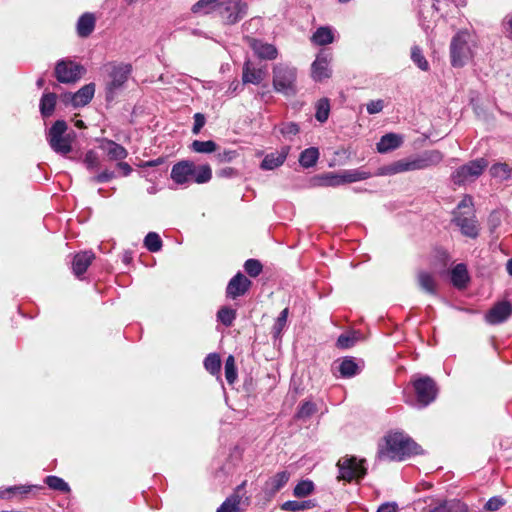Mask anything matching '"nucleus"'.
<instances>
[{
    "mask_svg": "<svg viewBox=\"0 0 512 512\" xmlns=\"http://www.w3.org/2000/svg\"><path fill=\"white\" fill-rule=\"evenodd\" d=\"M421 453V447L403 432H390L385 436V446L378 452L380 459L403 461Z\"/></svg>",
    "mask_w": 512,
    "mask_h": 512,
    "instance_id": "1",
    "label": "nucleus"
},
{
    "mask_svg": "<svg viewBox=\"0 0 512 512\" xmlns=\"http://www.w3.org/2000/svg\"><path fill=\"white\" fill-rule=\"evenodd\" d=\"M105 98L107 101H113L115 97L122 92L129 78L131 77L133 67L130 63L110 62L105 65Z\"/></svg>",
    "mask_w": 512,
    "mask_h": 512,
    "instance_id": "2",
    "label": "nucleus"
},
{
    "mask_svg": "<svg viewBox=\"0 0 512 512\" xmlns=\"http://www.w3.org/2000/svg\"><path fill=\"white\" fill-rule=\"evenodd\" d=\"M297 69L284 63L273 67V88L285 96L297 94Z\"/></svg>",
    "mask_w": 512,
    "mask_h": 512,
    "instance_id": "3",
    "label": "nucleus"
},
{
    "mask_svg": "<svg viewBox=\"0 0 512 512\" xmlns=\"http://www.w3.org/2000/svg\"><path fill=\"white\" fill-rule=\"evenodd\" d=\"M412 386L416 395L415 406L425 408L435 401L438 394V387L433 378L427 375H416L413 377Z\"/></svg>",
    "mask_w": 512,
    "mask_h": 512,
    "instance_id": "4",
    "label": "nucleus"
},
{
    "mask_svg": "<svg viewBox=\"0 0 512 512\" xmlns=\"http://www.w3.org/2000/svg\"><path fill=\"white\" fill-rule=\"evenodd\" d=\"M68 125L64 120H57L47 132V141L51 149L61 155H67L72 151V142L66 131Z\"/></svg>",
    "mask_w": 512,
    "mask_h": 512,
    "instance_id": "5",
    "label": "nucleus"
},
{
    "mask_svg": "<svg viewBox=\"0 0 512 512\" xmlns=\"http://www.w3.org/2000/svg\"><path fill=\"white\" fill-rule=\"evenodd\" d=\"M470 37L471 35L468 31H460L452 38L450 57L453 67H463L472 58V51L469 45Z\"/></svg>",
    "mask_w": 512,
    "mask_h": 512,
    "instance_id": "6",
    "label": "nucleus"
},
{
    "mask_svg": "<svg viewBox=\"0 0 512 512\" xmlns=\"http://www.w3.org/2000/svg\"><path fill=\"white\" fill-rule=\"evenodd\" d=\"M365 464L366 461L364 459L358 460L354 456L342 458L337 463L339 470L338 478L346 482L358 481L364 478L367 473Z\"/></svg>",
    "mask_w": 512,
    "mask_h": 512,
    "instance_id": "7",
    "label": "nucleus"
},
{
    "mask_svg": "<svg viewBox=\"0 0 512 512\" xmlns=\"http://www.w3.org/2000/svg\"><path fill=\"white\" fill-rule=\"evenodd\" d=\"M83 65L70 59H60L55 65L54 74L58 82L64 84L76 83L85 73Z\"/></svg>",
    "mask_w": 512,
    "mask_h": 512,
    "instance_id": "8",
    "label": "nucleus"
},
{
    "mask_svg": "<svg viewBox=\"0 0 512 512\" xmlns=\"http://www.w3.org/2000/svg\"><path fill=\"white\" fill-rule=\"evenodd\" d=\"M487 166L488 162L484 158L471 160L452 173V181L457 185L464 184L469 179L479 177Z\"/></svg>",
    "mask_w": 512,
    "mask_h": 512,
    "instance_id": "9",
    "label": "nucleus"
},
{
    "mask_svg": "<svg viewBox=\"0 0 512 512\" xmlns=\"http://www.w3.org/2000/svg\"><path fill=\"white\" fill-rule=\"evenodd\" d=\"M452 214V223L460 229L464 236L472 239L478 237L479 229L474 211H453Z\"/></svg>",
    "mask_w": 512,
    "mask_h": 512,
    "instance_id": "10",
    "label": "nucleus"
},
{
    "mask_svg": "<svg viewBox=\"0 0 512 512\" xmlns=\"http://www.w3.org/2000/svg\"><path fill=\"white\" fill-rule=\"evenodd\" d=\"M247 13V4L242 0H228L221 9V16L226 24L240 21Z\"/></svg>",
    "mask_w": 512,
    "mask_h": 512,
    "instance_id": "11",
    "label": "nucleus"
},
{
    "mask_svg": "<svg viewBox=\"0 0 512 512\" xmlns=\"http://www.w3.org/2000/svg\"><path fill=\"white\" fill-rule=\"evenodd\" d=\"M251 285L252 282L242 272H237L227 284L226 297L236 299L243 296L249 291Z\"/></svg>",
    "mask_w": 512,
    "mask_h": 512,
    "instance_id": "12",
    "label": "nucleus"
},
{
    "mask_svg": "<svg viewBox=\"0 0 512 512\" xmlns=\"http://www.w3.org/2000/svg\"><path fill=\"white\" fill-rule=\"evenodd\" d=\"M245 42L260 59L274 60L278 56V50L273 44L249 36L245 37Z\"/></svg>",
    "mask_w": 512,
    "mask_h": 512,
    "instance_id": "13",
    "label": "nucleus"
},
{
    "mask_svg": "<svg viewBox=\"0 0 512 512\" xmlns=\"http://www.w3.org/2000/svg\"><path fill=\"white\" fill-rule=\"evenodd\" d=\"M331 61V54L326 51H321L317 54L316 59L312 63L311 73L315 81H322L331 76L329 63Z\"/></svg>",
    "mask_w": 512,
    "mask_h": 512,
    "instance_id": "14",
    "label": "nucleus"
},
{
    "mask_svg": "<svg viewBox=\"0 0 512 512\" xmlns=\"http://www.w3.org/2000/svg\"><path fill=\"white\" fill-rule=\"evenodd\" d=\"M411 158L414 170H423L438 165L443 160V154L439 150H426Z\"/></svg>",
    "mask_w": 512,
    "mask_h": 512,
    "instance_id": "15",
    "label": "nucleus"
},
{
    "mask_svg": "<svg viewBox=\"0 0 512 512\" xmlns=\"http://www.w3.org/2000/svg\"><path fill=\"white\" fill-rule=\"evenodd\" d=\"M194 162L182 160L173 165L170 177L177 185H188L191 183V174Z\"/></svg>",
    "mask_w": 512,
    "mask_h": 512,
    "instance_id": "16",
    "label": "nucleus"
},
{
    "mask_svg": "<svg viewBox=\"0 0 512 512\" xmlns=\"http://www.w3.org/2000/svg\"><path fill=\"white\" fill-rule=\"evenodd\" d=\"M512 315V304L509 301L496 303L486 314L489 324L497 325L505 322Z\"/></svg>",
    "mask_w": 512,
    "mask_h": 512,
    "instance_id": "17",
    "label": "nucleus"
},
{
    "mask_svg": "<svg viewBox=\"0 0 512 512\" xmlns=\"http://www.w3.org/2000/svg\"><path fill=\"white\" fill-rule=\"evenodd\" d=\"M245 485V481L238 485L233 493L217 508L216 512H241L240 504L244 495Z\"/></svg>",
    "mask_w": 512,
    "mask_h": 512,
    "instance_id": "18",
    "label": "nucleus"
},
{
    "mask_svg": "<svg viewBox=\"0 0 512 512\" xmlns=\"http://www.w3.org/2000/svg\"><path fill=\"white\" fill-rule=\"evenodd\" d=\"M290 152V146H282L280 150L265 155L260 168L262 170H274L283 165Z\"/></svg>",
    "mask_w": 512,
    "mask_h": 512,
    "instance_id": "19",
    "label": "nucleus"
},
{
    "mask_svg": "<svg viewBox=\"0 0 512 512\" xmlns=\"http://www.w3.org/2000/svg\"><path fill=\"white\" fill-rule=\"evenodd\" d=\"M266 68H256L250 60H246L242 67L243 84H260L266 77Z\"/></svg>",
    "mask_w": 512,
    "mask_h": 512,
    "instance_id": "20",
    "label": "nucleus"
},
{
    "mask_svg": "<svg viewBox=\"0 0 512 512\" xmlns=\"http://www.w3.org/2000/svg\"><path fill=\"white\" fill-rule=\"evenodd\" d=\"M43 486L41 485H14L8 487L0 488V498L1 499H12L13 497L20 495L26 496L34 490H41Z\"/></svg>",
    "mask_w": 512,
    "mask_h": 512,
    "instance_id": "21",
    "label": "nucleus"
},
{
    "mask_svg": "<svg viewBox=\"0 0 512 512\" xmlns=\"http://www.w3.org/2000/svg\"><path fill=\"white\" fill-rule=\"evenodd\" d=\"M94 258L95 256L91 251L77 253L72 262V270L75 276L80 277L83 275L91 265Z\"/></svg>",
    "mask_w": 512,
    "mask_h": 512,
    "instance_id": "22",
    "label": "nucleus"
},
{
    "mask_svg": "<svg viewBox=\"0 0 512 512\" xmlns=\"http://www.w3.org/2000/svg\"><path fill=\"white\" fill-rule=\"evenodd\" d=\"M100 148L106 152L111 160H123L127 157V150L120 144L113 140L103 139Z\"/></svg>",
    "mask_w": 512,
    "mask_h": 512,
    "instance_id": "23",
    "label": "nucleus"
},
{
    "mask_svg": "<svg viewBox=\"0 0 512 512\" xmlns=\"http://www.w3.org/2000/svg\"><path fill=\"white\" fill-rule=\"evenodd\" d=\"M338 370L341 378H352L361 372L362 367L355 358L346 356L340 360Z\"/></svg>",
    "mask_w": 512,
    "mask_h": 512,
    "instance_id": "24",
    "label": "nucleus"
},
{
    "mask_svg": "<svg viewBox=\"0 0 512 512\" xmlns=\"http://www.w3.org/2000/svg\"><path fill=\"white\" fill-rule=\"evenodd\" d=\"M403 139L400 135L395 133H387L381 137L377 143V151L379 153H387L395 150L401 146Z\"/></svg>",
    "mask_w": 512,
    "mask_h": 512,
    "instance_id": "25",
    "label": "nucleus"
},
{
    "mask_svg": "<svg viewBox=\"0 0 512 512\" xmlns=\"http://www.w3.org/2000/svg\"><path fill=\"white\" fill-rule=\"evenodd\" d=\"M470 280L465 264L459 263L451 270V282L456 288H464Z\"/></svg>",
    "mask_w": 512,
    "mask_h": 512,
    "instance_id": "26",
    "label": "nucleus"
},
{
    "mask_svg": "<svg viewBox=\"0 0 512 512\" xmlns=\"http://www.w3.org/2000/svg\"><path fill=\"white\" fill-rule=\"evenodd\" d=\"M95 94V84L89 83L81 87L74 93V107H83L87 105Z\"/></svg>",
    "mask_w": 512,
    "mask_h": 512,
    "instance_id": "27",
    "label": "nucleus"
},
{
    "mask_svg": "<svg viewBox=\"0 0 512 512\" xmlns=\"http://www.w3.org/2000/svg\"><path fill=\"white\" fill-rule=\"evenodd\" d=\"M95 28V17L92 13H84L77 21V33L80 37H88Z\"/></svg>",
    "mask_w": 512,
    "mask_h": 512,
    "instance_id": "28",
    "label": "nucleus"
},
{
    "mask_svg": "<svg viewBox=\"0 0 512 512\" xmlns=\"http://www.w3.org/2000/svg\"><path fill=\"white\" fill-rule=\"evenodd\" d=\"M419 287L430 295L437 294V283L434 276L426 271H420L417 275Z\"/></svg>",
    "mask_w": 512,
    "mask_h": 512,
    "instance_id": "29",
    "label": "nucleus"
},
{
    "mask_svg": "<svg viewBox=\"0 0 512 512\" xmlns=\"http://www.w3.org/2000/svg\"><path fill=\"white\" fill-rule=\"evenodd\" d=\"M57 96L55 93H44L40 99V113L44 118L52 116L55 110Z\"/></svg>",
    "mask_w": 512,
    "mask_h": 512,
    "instance_id": "30",
    "label": "nucleus"
},
{
    "mask_svg": "<svg viewBox=\"0 0 512 512\" xmlns=\"http://www.w3.org/2000/svg\"><path fill=\"white\" fill-rule=\"evenodd\" d=\"M289 478L290 474L287 471H280L269 478L266 482V487L270 493L275 494L287 484Z\"/></svg>",
    "mask_w": 512,
    "mask_h": 512,
    "instance_id": "31",
    "label": "nucleus"
},
{
    "mask_svg": "<svg viewBox=\"0 0 512 512\" xmlns=\"http://www.w3.org/2000/svg\"><path fill=\"white\" fill-rule=\"evenodd\" d=\"M312 42L324 46L334 41V34L330 27H319L312 35Z\"/></svg>",
    "mask_w": 512,
    "mask_h": 512,
    "instance_id": "32",
    "label": "nucleus"
},
{
    "mask_svg": "<svg viewBox=\"0 0 512 512\" xmlns=\"http://www.w3.org/2000/svg\"><path fill=\"white\" fill-rule=\"evenodd\" d=\"M319 150L316 147L306 148L300 153L299 163L304 168H311L316 165L319 159Z\"/></svg>",
    "mask_w": 512,
    "mask_h": 512,
    "instance_id": "33",
    "label": "nucleus"
},
{
    "mask_svg": "<svg viewBox=\"0 0 512 512\" xmlns=\"http://www.w3.org/2000/svg\"><path fill=\"white\" fill-rule=\"evenodd\" d=\"M372 174L361 168L344 170L342 172V182L353 183L369 179Z\"/></svg>",
    "mask_w": 512,
    "mask_h": 512,
    "instance_id": "34",
    "label": "nucleus"
},
{
    "mask_svg": "<svg viewBox=\"0 0 512 512\" xmlns=\"http://www.w3.org/2000/svg\"><path fill=\"white\" fill-rule=\"evenodd\" d=\"M193 173H195V178H193V182L197 184H205L208 183L212 178V170L208 164L203 165H195L192 168Z\"/></svg>",
    "mask_w": 512,
    "mask_h": 512,
    "instance_id": "35",
    "label": "nucleus"
},
{
    "mask_svg": "<svg viewBox=\"0 0 512 512\" xmlns=\"http://www.w3.org/2000/svg\"><path fill=\"white\" fill-rule=\"evenodd\" d=\"M406 171H415L411 157L395 161L386 168V173L388 174H397Z\"/></svg>",
    "mask_w": 512,
    "mask_h": 512,
    "instance_id": "36",
    "label": "nucleus"
},
{
    "mask_svg": "<svg viewBox=\"0 0 512 512\" xmlns=\"http://www.w3.org/2000/svg\"><path fill=\"white\" fill-rule=\"evenodd\" d=\"M315 118L320 123L327 121L330 114V101L328 98H321L315 104Z\"/></svg>",
    "mask_w": 512,
    "mask_h": 512,
    "instance_id": "37",
    "label": "nucleus"
},
{
    "mask_svg": "<svg viewBox=\"0 0 512 512\" xmlns=\"http://www.w3.org/2000/svg\"><path fill=\"white\" fill-rule=\"evenodd\" d=\"M315 502L312 500H303V501H296V500H288L284 502L281 506L282 510L285 511H301L306 510L315 507Z\"/></svg>",
    "mask_w": 512,
    "mask_h": 512,
    "instance_id": "38",
    "label": "nucleus"
},
{
    "mask_svg": "<svg viewBox=\"0 0 512 512\" xmlns=\"http://www.w3.org/2000/svg\"><path fill=\"white\" fill-rule=\"evenodd\" d=\"M44 483L52 490L60 491L63 493H69L70 487L67 482H65L62 478L55 476V475H49L46 476L44 479Z\"/></svg>",
    "mask_w": 512,
    "mask_h": 512,
    "instance_id": "39",
    "label": "nucleus"
},
{
    "mask_svg": "<svg viewBox=\"0 0 512 512\" xmlns=\"http://www.w3.org/2000/svg\"><path fill=\"white\" fill-rule=\"evenodd\" d=\"M144 246L152 253L159 252L162 249L163 242L156 232H149L144 238Z\"/></svg>",
    "mask_w": 512,
    "mask_h": 512,
    "instance_id": "40",
    "label": "nucleus"
},
{
    "mask_svg": "<svg viewBox=\"0 0 512 512\" xmlns=\"http://www.w3.org/2000/svg\"><path fill=\"white\" fill-rule=\"evenodd\" d=\"M205 369L212 375H218L221 370V359L217 353H210L204 359Z\"/></svg>",
    "mask_w": 512,
    "mask_h": 512,
    "instance_id": "41",
    "label": "nucleus"
},
{
    "mask_svg": "<svg viewBox=\"0 0 512 512\" xmlns=\"http://www.w3.org/2000/svg\"><path fill=\"white\" fill-rule=\"evenodd\" d=\"M314 488H315L314 483L311 480H309V479L301 480L294 487L293 494L295 497H298V498L307 497L314 491Z\"/></svg>",
    "mask_w": 512,
    "mask_h": 512,
    "instance_id": "42",
    "label": "nucleus"
},
{
    "mask_svg": "<svg viewBox=\"0 0 512 512\" xmlns=\"http://www.w3.org/2000/svg\"><path fill=\"white\" fill-rule=\"evenodd\" d=\"M235 318L236 310L230 307L224 306L220 308L217 312L218 321L221 322L226 327L232 326Z\"/></svg>",
    "mask_w": 512,
    "mask_h": 512,
    "instance_id": "43",
    "label": "nucleus"
},
{
    "mask_svg": "<svg viewBox=\"0 0 512 512\" xmlns=\"http://www.w3.org/2000/svg\"><path fill=\"white\" fill-rule=\"evenodd\" d=\"M190 148L196 153H212L216 151L217 144L213 140H194Z\"/></svg>",
    "mask_w": 512,
    "mask_h": 512,
    "instance_id": "44",
    "label": "nucleus"
},
{
    "mask_svg": "<svg viewBox=\"0 0 512 512\" xmlns=\"http://www.w3.org/2000/svg\"><path fill=\"white\" fill-rule=\"evenodd\" d=\"M411 59L414 64L421 69L422 71H427L429 69V63L426 60L425 56L420 47L413 46L411 49Z\"/></svg>",
    "mask_w": 512,
    "mask_h": 512,
    "instance_id": "45",
    "label": "nucleus"
},
{
    "mask_svg": "<svg viewBox=\"0 0 512 512\" xmlns=\"http://www.w3.org/2000/svg\"><path fill=\"white\" fill-rule=\"evenodd\" d=\"M490 174L492 177L506 180L510 177L511 169L506 163H496L490 168Z\"/></svg>",
    "mask_w": 512,
    "mask_h": 512,
    "instance_id": "46",
    "label": "nucleus"
},
{
    "mask_svg": "<svg viewBox=\"0 0 512 512\" xmlns=\"http://www.w3.org/2000/svg\"><path fill=\"white\" fill-rule=\"evenodd\" d=\"M225 377L229 384H233L237 379L235 359L232 355H229L225 361Z\"/></svg>",
    "mask_w": 512,
    "mask_h": 512,
    "instance_id": "47",
    "label": "nucleus"
},
{
    "mask_svg": "<svg viewBox=\"0 0 512 512\" xmlns=\"http://www.w3.org/2000/svg\"><path fill=\"white\" fill-rule=\"evenodd\" d=\"M299 130V125L295 122L282 123L279 126L281 135L289 140H292V138L299 133Z\"/></svg>",
    "mask_w": 512,
    "mask_h": 512,
    "instance_id": "48",
    "label": "nucleus"
},
{
    "mask_svg": "<svg viewBox=\"0 0 512 512\" xmlns=\"http://www.w3.org/2000/svg\"><path fill=\"white\" fill-rule=\"evenodd\" d=\"M316 412V405L311 401L303 402L296 413L298 419H308Z\"/></svg>",
    "mask_w": 512,
    "mask_h": 512,
    "instance_id": "49",
    "label": "nucleus"
},
{
    "mask_svg": "<svg viewBox=\"0 0 512 512\" xmlns=\"http://www.w3.org/2000/svg\"><path fill=\"white\" fill-rule=\"evenodd\" d=\"M245 272L251 277H257L263 270L261 262L257 259H248L244 263Z\"/></svg>",
    "mask_w": 512,
    "mask_h": 512,
    "instance_id": "50",
    "label": "nucleus"
},
{
    "mask_svg": "<svg viewBox=\"0 0 512 512\" xmlns=\"http://www.w3.org/2000/svg\"><path fill=\"white\" fill-rule=\"evenodd\" d=\"M83 163H84L85 167L87 168V170H89V171L96 170L100 165L97 153L94 150H88L85 153Z\"/></svg>",
    "mask_w": 512,
    "mask_h": 512,
    "instance_id": "51",
    "label": "nucleus"
},
{
    "mask_svg": "<svg viewBox=\"0 0 512 512\" xmlns=\"http://www.w3.org/2000/svg\"><path fill=\"white\" fill-rule=\"evenodd\" d=\"M357 338L354 333L341 334L336 342V346L340 349H349L356 343Z\"/></svg>",
    "mask_w": 512,
    "mask_h": 512,
    "instance_id": "52",
    "label": "nucleus"
},
{
    "mask_svg": "<svg viewBox=\"0 0 512 512\" xmlns=\"http://www.w3.org/2000/svg\"><path fill=\"white\" fill-rule=\"evenodd\" d=\"M288 315H289L288 308H285L280 312V314L278 315V317L273 325L274 336L281 334L284 327L286 326Z\"/></svg>",
    "mask_w": 512,
    "mask_h": 512,
    "instance_id": "53",
    "label": "nucleus"
},
{
    "mask_svg": "<svg viewBox=\"0 0 512 512\" xmlns=\"http://www.w3.org/2000/svg\"><path fill=\"white\" fill-rule=\"evenodd\" d=\"M504 505L505 500L501 496H493L485 503L483 508L485 511L494 512Z\"/></svg>",
    "mask_w": 512,
    "mask_h": 512,
    "instance_id": "54",
    "label": "nucleus"
},
{
    "mask_svg": "<svg viewBox=\"0 0 512 512\" xmlns=\"http://www.w3.org/2000/svg\"><path fill=\"white\" fill-rule=\"evenodd\" d=\"M218 0H199L192 6L193 13H208L209 10L213 7L214 3Z\"/></svg>",
    "mask_w": 512,
    "mask_h": 512,
    "instance_id": "55",
    "label": "nucleus"
},
{
    "mask_svg": "<svg viewBox=\"0 0 512 512\" xmlns=\"http://www.w3.org/2000/svg\"><path fill=\"white\" fill-rule=\"evenodd\" d=\"M193 120H194V123H193V127H192V133L194 135H198L206 123V117L204 114L198 112V113L194 114Z\"/></svg>",
    "mask_w": 512,
    "mask_h": 512,
    "instance_id": "56",
    "label": "nucleus"
},
{
    "mask_svg": "<svg viewBox=\"0 0 512 512\" xmlns=\"http://www.w3.org/2000/svg\"><path fill=\"white\" fill-rule=\"evenodd\" d=\"M238 153L235 150H224L222 152H218L215 157L220 163H229L232 162Z\"/></svg>",
    "mask_w": 512,
    "mask_h": 512,
    "instance_id": "57",
    "label": "nucleus"
},
{
    "mask_svg": "<svg viewBox=\"0 0 512 512\" xmlns=\"http://www.w3.org/2000/svg\"><path fill=\"white\" fill-rule=\"evenodd\" d=\"M115 177V173L111 170H104L103 172L93 176L91 181L93 183H106Z\"/></svg>",
    "mask_w": 512,
    "mask_h": 512,
    "instance_id": "58",
    "label": "nucleus"
},
{
    "mask_svg": "<svg viewBox=\"0 0 512 512\" xmlns=\"http://www.w3.org/2000/svg\"><path fill=\"white\" fill-rule=\"evenodd\" d=\"M454 211H459V212L474 211L472 197L469 195H465L463 197V199L458 203V205Z\"/></svg>",
    "mask_w": 512,
    "mask_h": 512,
    "instance_id": "59",
    "label": "nucleus"
},
{
    "mask_svg": "<svg viewBox=\"0 0 512 512\" xmlns=\"http://www.w3.org/2000/svg\"><path fill=\"white\" fill-rule=\"evenodd\" d=\"M367 112L369 114H377L381 112L384 108V101L381 99L378 100H372L369 103H367Z\"/></svg>",
    "mask_w": 512,
    "mask_h": 512,
    "instance_id": "60",
    "label": "nucleus"
},
{
    "mask_svg": "<svg viewBox=\"0 0 512 512\" xmlns=\"http://www.w3.org/2000/svg\"><path fill=\"white\" fill-rule=\"evenodd\" d=\"M453 502L454 499L441 501L436 506L430 507L429 512H450Z\"/></svg>",
    "mask_w": 512,
    "mask_h": 512,
    "instance_id": "61",
    "label": "nucleus"
},
{
    "mask_svg": "<svg viewBox=\"0 0 512 512\" xmlns=\"http://www.w3.org/2000/svg\"><path fill=\"white\" fill-rule=\"evenodd\" d=\"M165 162H166L165 157H158L157 159H153V160L141 161L138 164V167L143 168V169L152 168V167H157V166L163 165V164H165Z\"/></svg>",
    "mask_w": 512,
    "mask_h": 512,
    "instance_id": "62",
    "label": "nucleus"
},
{
    "mask_svg": "<svg viewBox=\"0 0 512 512\" xmlns=\"http://www.w3.org/2000/svg\"><path fill=\"white\" fill-rule=\"evenodd\" d=\"M450 512H471L468 505L458 499H454Z\"/></svg>",
    "mask_w": 512,
    "mask_h": 512,
    "instance_id": "63",
    "label": "nucleus"
},
{
    "mask_svg": "<svg viewBox=\"0 0 512 512\" xmlns=\"http://www.w3.org/2000/svg\"><path fill=\"white\" fill-rule=\"evenodd\" d=\"M376 512H398V505L396 502H385L378 507Z\"/></svg>",
    "mask_w": 512,
    "mask_h": 512,
    "instance_id": "64",
    "label": "nucleus"
}]
</instances>
